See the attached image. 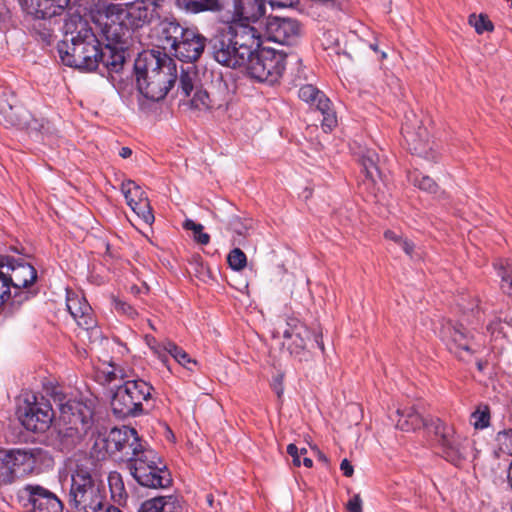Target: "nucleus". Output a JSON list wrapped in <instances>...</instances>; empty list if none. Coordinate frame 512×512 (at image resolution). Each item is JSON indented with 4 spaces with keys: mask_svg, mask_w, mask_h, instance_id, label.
<instances>
[{
    "mask_svg": "<svg viewBox=\"0 0 512 512\" xmlns=\"http://www.w3.org/2000/svg\"><path fill=\"white\" fill-rule=\"evenodd\" d=\"M168 496H158L141 503L137 512H162Z\"/></svg>",
    "mask_w": 512,
    "mask_h": 512,
    "instance_id": "obj_45",
    "label": "nucleus"
},
{
    "mask_svg": "<svg viewBox=\"0 0 512 512\" xmlns=\"http://www.w3.org/2000/svg\"><path fill=\"white\" fill-rule=\"evenodd\" d=\"M431 425L438 438L442 456L452 464L460 465L468 456V438L456 433L453 426L445 424L440 419L432 421Z\"/></svg>",
    "mask_w": 512,
    "mask_h": 512,
    "instance_id": "obj_12",
    "label": "nucleus"
},
{
    "mask_svg": "<svg viewBox=\"0 0 512 512\" xmlns=\"http://www.w3.org/2000/svg\"><path fill=\"white\" fill-rule=\"evenodd\" d=\"M127 469L134 480L145 488L164 489L173 482L166 463L149 447L137 458L130 460Z\"/></svg>",
    "mask_w": 512,
    "mask_h": 512,
    "instance_id": "obj_7",
    "label": "nucleus"
},
{
    "mask_svg": "<svg viewBox=\"0 0 512 512\" xmlns=\"http://www.w3.org/2000/svg\"><path fill=\"white\" fill-rule=\"evenodd\" d=\"M101 373L103 375L104 381L108 384L118 379L117 373L113 368L109 367L107 370H103Z\"/></svg>",
    "mask_w": 512,
    "mask_h": 512,
    "instance_id": "obj_58",
    "label": "nucleus"
},
{
    "mask_svg": "<svg viewBox=\"0 0 512 512\" xmlns=\"http://www.w3.org/2000/svg\"><path fill=\"white\" fill-rule=\"evenodd\" d=\"M66 306L79 327L89 330L95 326V320L92 316V308L84 297L75 293H68Z\"/></svg>",
    "mask_w": 512,
    "mask_h": 512,
    "instance_id": "obj_25",
    "label": "nucleus"
},
{
    "mask_svg": "<svg viewBox=\"0 0 512 512\" xmlns=\"http://www.w3.org/2000/svg\"><path fill=\"white\" fill-rule=\"evenodd\" d=\"M131 209L144 220L145 223L151 224L154 221V215L148 198L138 199L133 205H129Z\"/></svg>",
    "mask_w": 512,
    "mask_h": 512,
    "instance_id": "obj_42",
    "label": "nucleus"
},
{
    "mask_svg": "<svg viewBox=\"0 0 512 512\" xmlns=\"http://www.w3.org/2000/svg\"><path fill=\"white\" fill-rule=\"evenodd\" d=\"M132 155V150L129 147H122L119 151V156L127 159Z\"/></svg>",
    "mask_w": 512,
    "mask_h": 512,
    "instance_id": "obj_59",
    "label": "nucleus"
},
{
    "mask_svg": "<svg viewBox=\"0 0 512 512\" xmlns=\"http://www.w3.org/2000/svg\"><path fill=\"white\" fill-rule=\"evenodd\" d=\"M449 350L461 360H468L480 347L474 334L462 323H448L444 328Z\"/></svg>",
    "mask_w": 512,
    "mask_h": 512,
    "instance_id": "obj_17",
    "label": "nucleus"
},
{
    "mask_svg": "<svg viewBox=\"0 0 512 512\" xmlns=\"http://www.w3.org/2000/svg\"><path fill=\"white\" fill-rule=\"evenodd\" d=\"M508 481H509V484L512 488V462L509 466V469H508Z\"/></svg>",
    "mask_w": 512,
    "mask_h": 512,
    "instance_id": "obj_64",
    "label": "nucleus"
},
{
    "mask_svg": "<svg viewBox=\"0 0 512 512\" xmlns=\"http://www.w3.org/2000/svg\"><path fill=\"white\" fill-rule=\"evenodd\" d=\"M287 326L288 328L283 332L284 338L288 340L287 348L299 361L307 360L311 349L318 348L324 352L321 327L311 330L296 318L290 319Z\"/></svg>",
    "mask_w": 512,
    "mask_h": 512,
    "instance_id": "obj_10",
    "label": "nucleus"
},
{
    "mask_svg": "<svg viewBox=\"0 0 512 512\" xmlns=\"http://www.w3.org/2000/svg\"><path fill=\"white\" fill-rule=\"evenodd\" d=\"M348 512H362V500L359 494H355L347 503Z\"/></svg>",
    "mask_w": 512,
    "mask_h": 512,
    "instance_id": "obj_51",
    "label": "nucleus"
},
{
    "mask_svg": "<svg viewBox=\"0 0 512 512\" xmlns=\"http://www.w3.org/2000/svg\"><path fill=\"white\" fill-rule=\"evenodd\" d=\"M389 239L390 241H393L394 243L399 244L404 252L409 255L410 257H413V250H414V244L409 242L407 239H402V237L397 236L393 232L386 231V240Z\"/></svg>",
    "mask_w": 512,
    "mask_h": 512,
    "instance_id": "obj_49",
    "label": "nucleus"
},
{
    "mask_svg": "<svg viewBox=\"0 0 512 512\" xmlns=\"http://www.w3.org/2000/svg\"><path fill=\"white\" fill-rule=\"evenodd\" d=\"M26 288L10 289V296L7 301L2 304L3 310L7 315H13L20 307L33 297V293Z\"/></svg>",
    "mask_w": 512,
    "mask_h": 512,
    "instance_id": "obj_33",
    "label": "nucleus"
},
{
    "mask_svg": "<svg viewBox=\"0 0 512 512\" xmlns=\"http://www.w3.org/2000/svg\"><path fill=\"white\" fill-rule=\"evenodd\" d=\"M287 54L269 47L258 48L246 59L247 75L257 82L274 85L282 78Z\"/></svg>",
    "mask_w": 512,
    "mask_h": 512,
    "instance_id": "obj_8",
    "label": "nucleus"
},
{
    "mask_svg": "<svg viewBox=\"0 0 512 512\" xmlns=\"http://www.w3.org/2000/svg\"><path fill=\"white\" fill-rule=\"evenodd\" d=\"M318 459H319V461L323 462L325 465L329 464L328 457L321 451H318Z\"/></svg>",
    "mask_w": 512,
    "mask_h": 512,
    "instance_id": "obj_60",
    "label": "nucleus"
},
{
    "mask_svg": "<svg viewBox=\"0 0 512 512\" xmlns=\"http://www.w3.org/2000/svg\"><path fill=\"white\" fill-rule=\"evenodd\" d=\"M468 22L471 26L474 27L475 31L478 34H482L485 31L490 32V31H493V29H494L492 22L488 19V17L486 15H483V14H480V15L471 14L469 16Z\"/></svg>",
    "mask_w": 512,
    "mask_h": 512,
    "instance_id": "obj_44",
    "label": "nucleus"
},
{
    "mask_svg": "<svg viewBox=\"0 0 512 512\" xmlns=\"http://www.w3.org/2000/svg\"><path fill=\"white\" fill-rule=\"evenodd\" d=\"M126 30L127 28L124 27L122 23H105L103 28V34L107 41L105 46H110V48H113L118 54H120L123 57V66L126 63L127 52L126 42L124 41Z\"/></svg>",
    "mask_w": 512,
    "mask_h": 512,
    "instance_id": "obj_29",
    "label": "nucleus"
},
{
    "mask_svg": "<svg viewBox=\"0 0 512 512\" xmlns=\"http://www.w3.org/2000/svg\"><path fill=\"white\" fill-rule=\"evenodd\" d=\"M101 512H122L118 507L113 505L105 506L104 510Z\"/></svg>",
    "mask_w": 512,
    "mask_h": 512,
    "instance_id": "obj_61",
    "label": "nucleus"
},
{
    "mask_svg": "<svg viewBox=\"0 0 512 512\" xmlns=\"http://www.w3.org/2000/svg\"><path fill=\"white\" fill-rule=\"evenodd\" d=\"M401 134L407 149L412 154L428 160H436L437 157L433 151L429 133L423 126L422 120L415 112L409 111L405 114Z\"/></svg>",
    "mask_w": 512,
    "mask_h": 512,
    "instance_id": "obj_13",
    "label": "nucleus"
},
{
    "mask_svg": "<svg viewBox=\"0 0 512 512\" xmlns=\"http://www.w3.org/2000/svg\"><path fill=\"white\" fill-rule=\"evenodd\" d=\"M147 448L135 428L122 426L114 427L107 434L99 435L92 449L98 458L114 457L126 461V467H128V462L137 458Z\"/></svg>",
    "mask_w": 512,
    "mask_h": 512,
    "instance_id": "obj_5",
    "label": "nucleus"
},
{
    "mask_svg": "<svg viewBox=\"0 0 512 512\" xmlns=\"http://www.w3.org/2000/svg\"><path fill=\"white\" fill-rule=\"evenodd\" d=\"M134 72L139 92L154 102L164 99L177 80L175 61L160 52L140 53L134 63Z\"/></svg>",
    "mask_w": 512,
    "mask_h": 512,
    "instance_id": "obj_2",
    "label": "nucleus"
},
{
    "mask_svg": "<svg viewBox=\"0 0 512 512\" xmlns=\"http://www.w3.org/2000/svg\"><path fill=\"white\" fill-rule=\"evenodd\" d=\"M0 261L8 275L12 289L29 288L37 280V270L24 258L0 255Z\"/></svg>",
    "mask_w": 512,
    "mask_h": 512,
    "instance_id": "obj_19",
    "label": "nucleus"
},
{
    "mask_svg": "<svg viewBox=\"0 0 512 512\" xmlns=\"http://www.w3.org/2000/svg\"><path fill=\"white\" fill-rule=\"evenodd\" d=\"M298 96L301 100L314 105L322 114V127L324 131H331L337 124L335 111L331 107V101L317 87L307 84L300 87Z\"/></svg>",
    "mask_w": 512,
    "mask_h": 512,
    "instance_id": "obj_21",
    "label": "nucleus"
},
{
    "mask_svg": "<svg viewBox=\"0 0 512 512\" xmlns=\"http://www.w3.org/2000/svg\"><path fill=\"white\" fill-rule=\"evenodd\" d=\"M0 125L26 130L29 134L36 135L50 132L48 121L35 118L26 108L17 105L14 95L4 92L0 94Z\"/></svg>",
    "mask_w": 512,
    "mask_h": 512,
    "instance_id": "obj_9",
    "label": "nucleus"
},
{
    "mask_svg": "<svg viewBox=\"0 0 512 512\" xmlns=\"http://www.w3.org/2000/svg\"><path fill=\"white\" fill-rule=\"evenodd\" d=\"M162 512H185L184 502L177 496L170 495Z\"/></svg>",
    "mask_w": 512,
    "mask_h": 512,
    "instance_id": "obj_50",
    "label": "nucleus"
},
{
    "mask_svg": "<svg viewBox=\"0 0 512 512\" xmlns=\"http://www.w3.org/2000/svg\"><path fill=\"white\" fill-rule=\"evenodd\" d=\"M379 156L374 151L368 150L365 154L361 156L359 162L362 166L363 171L366 174V177L372 182L375 183L376 179H382V173L378 166Z\"/></svg>",
    "mask_w": 512,
    "mask_h": 512,
    "instance_id": "obj_34",
    "label": "nucleus"
},
{
    "mask_svg": "<svg viewBox=\"0 0 512 512\" xmlns=\"http://www.w3.org/2000/svg\"><path fill=\"white\" fill-rule=\"evenodd\" d=\"M187 105L192 110L208 111L213 108V101L208 92L202 89V87H199L193 92V96L187 102Z\"/></svg>",
    "mask_w": 512,
    "mask_h": 512,
    "instance_id": "obj_37",
    "label": "nucleus"
},
{
    "mask_svg": "<svg viewBox=\"0 0 512 512\" xmlns=\"http://www.w3.org/2000/svg\"><path fill=\"white\" fill-rule=\"evenodd\" d=\"M175 6L189 14L218 12L222 9L220 0H175Z\"/></svg>",
    "mask_w": 512,
    "mask_h": 512,
    "instance_id": "obj_30",
    "label": "nucleus"
},
{
    "mask_svg": "<svg viewBox=\"0 0 512 512\" xmlns=\"http://www.w3.org/2000/svg\"><path fill=\"white\" fill-rule=\"evenodd\" d=\"M17 498L27 512L64 511V504L58 496L39 484H26L18 490Z\"/></svg>",
    "mask_w": 512,
    "mask_h": 512,
    "instance_id": "obj_14",
    "label": "nucleus"
},
{
    "mask_svg": "<svg viewBox=\"0 0 512 512\" xmlns=\"http://www.w3.org/2000/svg\"><path fill=\"white\" fill-rule=\"evenodd\" d=\"M23 10L36 19H50L62 15L71 0H19Z\"/></svg>",
    "mask_w": 512,
    "mask_h": 512,
    "instance_id": "obj_24",
    "label": "nucleus"
},
{
    "mask_svg": "<svg viewBox=\"0 0 512 512\" xmlns=\"http://www.w3.org/2000/svg\"><path fill=\"white\" fill-rule=\"evenodd\" d=\"M10 289H12V286H10L8 275L3 268V263L0 261V306L9 298Z\"/></svg>",
    "mask_w": 512,
    "mask_h": 512,
    "instance_id": "obj_47",
    "label": "nucleus"
},
{
    "mask_svg": "<svg viewBox=\"0 0 512 512\" xmlns=\"http://www.w3.org/2000/svg\"><path fill=\"white\" fill-rule=\"evenodd\" d=\"M227 262L234 271H241L247 265V256L240 248L236 247L229 252Z\"/></svg>",
    "mask_w": 512,
    "mask_h": 512,
    "instance_id": "obj_43",
    "label": "nucleus"
},
{
    "mask_svg": "<svg viewBox=\"0 0 512 512\" xmlns=\"http://www.w3.org/2000/svg\"><path fill=\"white\" fill-rule=\"evenodd\" d=\"M198 82L199 79L195 70H182L179 79V90L181 91V94L189 97L191 93L195 92V90L199 88L197 85Z\"/></svg>",
    "mask_w": 512,
    "mask_h": 512,
    "instance_id": "obj_38",
    "label": "nucleus"
},
{
    "mask_svg": "<svg viewBox=\"0 0 512 512\" xmlns=\"http://www.w3.org/2000/svg\"><path fill=\"white\" fill-rule=\"evenodd\" d=\"M161 6H155L152 0H134L127 3L125 9L119 4H109L106 7L107 16H117L125 14V19L133 29H138L144 25L150 24L158 17L157 10Z\"/></svg>",
    "mask_w": 512,
    "mask_h": 512,
    "instance_id": "obj_16",
    "label": "nucleus"
},
{
    "mask_svg": "<svg viewBox=\"0 0 512 512\" xmlns=\"http://www.w3.org/2000/svg\"><path fill=\"white\" fill-rule=\"evenodd\" d=\"M209 46L214 59L223 66L236 69L246 63L240 49L224 29L209 40Z\"/></svg>",
    "mask_w": 512,
    "mask_h": 512,
    "instance_id": "obj_18",
    "label": "nucleus"
},
{
    "mask_svg": "<svg viewBox=\"0 0 512 512\" xmlns=\"http://www.w3.org/2000/svg\"><path fill=\"white\" fill-rule=\"evenodd\" d=\"M121 190L128 205H133L137 200L147 198L145 192L134 181L128 180L122 183Z\"/></svg>",
    "mask_w": 512,
    "mask_h": 512,
    "instance_id": "obj_40",
    "label": "nucleus"
},
{
    "mask_svg": "<svg viewBox=\"0 0 512 512\" xmlns=\"http://www.w3.org/2000/svg\"><path fill=\"white\" fill-rule=\"evenodd\" d=\"M113 303H114V308L118 313L126 315L132 319L138 315L136 309L133 306H131L129 303H127L121 299L113 298Z\"/></svg>",
    "mask_w": 512,
    "mask_h": 512,
    "instance_id": "obj_48",
    "label": "nucleus"
},
{
    "mask_svg": "<svg viewBox=\"0 0 512 512\" xmlns=\"http://www.w3.org/2000/svg\"><path fill=\"white\" fill-rule=\"evenodd\" d=\"M272 389L277 394V397L280 399L284 392V386H283V375H277L273 378V382L271 384Z\"/></svg>",
    "mask_w": 512,
    "mask_h": 512,
    "instance_id": "obj_53",
    "label": "nucleus"
},
{
    "mask_svg": "<svg viewBox=\"0 0 512 512\" xmlns=\"http://www.w3.org/2000/svg\"><path fill=\"white\" fill-rule=\"evenodd\" d=\"M390 419L395 422V427L405 432L415 431L426 425L424 418L414 407L397 408Z\"/></svg>",
    "mask_w": 512,
    "mask_h": 512,
    "instance_id": "obj_28",
    "label": "nucleus"
},
{
    "mask_svg": "<svg viewBox=\"0 0 512 512\" xmlns=\"http://www.w3.org/2000/svg\"><path fill=\"white\" fill-rule=\"evenodd\" d=\"M224 30L231 36L238 49H240V54L245 61L261 47L257 29L248 23L235 24Z\"/></svg>",
    "mask_w": 512,
    "mask_h": 512,
    "instance_id": "obj_23",
    "label": "nucleus"
},
{
    "mask_svg": "<svg viewBox=\"0 0 512 512\" xmlns=\"http://www.w3.org/2000/svg\"><path fill=\"white\" fill-rule=\"evenodd\" d=\"M183 227L187 230H192L194 233V239L201 245H207L210 241V236L203 232V225L195 223L191 219L185 220Z\"/></svg>",
    "mask_w": 512,
    "mask_h": 512,
    "instance_id": "obj_46",
    "label": "nucleus"
},
{
    "mask_svg": "<svg viewBox=\"0 0 512 512\" xmlns=\"http://www.w3.org/2000/svg\"><path fill=\"white\" fill-rule=\"evenodd\" d=\"M497 275L500 277V286L504 293L512 296V259H498L493 264Z\"/></svg>",
    "mask_w": 512,
    "mask_h": 512,
    "instance_id": "obj_32",
    "label": "nucleus"
},
{
    "mask_svg": "<svg viewBox=\"0 0 512 512\" xmlns=\"http://www.w3.org/2000/svg\"><path fill=\"white\" fill-rule=\"evenodd\" d=\"M68 512H101L107 505L106 489L98 475L77 465L71 474Z\"/></svg>",
    "mask_w": 512,
    "mask_h": 512,
    "instance_id": "obj_4",
    "label": "nucleus"
},
{
    "mask_svg": "<svg viewBox=\"0 0 512 512\" xmlns=\"http://www.w3.org/2000/svg\"><path fill=\"white\" fill-rule=\"evenodd\" d=\"M188 28L176 20H165L161 24V37L165 44L174 50Z\"/></svg>",
    "mask_w": 512,
    "mask_h": 512,
    "instance_id": "obj_31",
    "label": "nucleus"
},
{
    "mask_svg": "<svg viewBox=\"0 0 512 512\" xmlns=\"http://www.w3.org/2000/svg\"><path fill=\"white\" fill-rule=\"evenodd\" d=\"M37 454L35 449H0V485H10L19 476L33 472Z\"/></svg>",
    "mask_w": 512,
    "mask_h": 512,
    "instance_id": "obj_11",
    "label": "nucleus"
},
{
    "mask_svg": "<svg viewBox=\"0 0 512 512\" xmlns=\"http://www.w3.org/2000/svg\"><path fill=\"white\" fill-rule=\"evenodd\" d=\"M130 291L132 294L137 295L141 292V288L136 285H133L131 286Z\"/></svg>",
    "mask_w": 512,
    "mask_h": 512,
    "instance_id": "obj_63",
    "label": "nucleus"
},
{
    "mask_svg": "<svg viewBox=\"0 0 512 512\" xmlns=\"http://www.w3.org/2000/svg\"><path fill=\"white\" fill-rule=\"evenodd\" d=\"M154 388L142 379L126 380L116 387L111 398V410L118 419L137 417L145 413L144 403L152 398Z\"/></svg>",
    "mask_w": 512,
    "mask_h": 512,
    "instance_id": "obj_6",
    "label": "nucleus"
},
{
    "mask_svg": "<svg viewBox=\"0 0 512 512\" xmlns=\"http://www.w3.org/2000/svg\"><path fill=\"white\" fill-rule=\"evenodd\" d=\"M209 44V40L196 27H189L174 48V55L182 62L198 61Z\"/></svg>",
    "mask_w": 512,
    "mask_h": 512,
    "instance_id": "obj_20",
    "label": "nucleus"
},
{
    "mask_svg": "<svg viewBox=\"0 0 512 512\" xmlns=\"http://www.w3.org/2000/svg\"><path fill=\"white\" fill-rule=\"evenodd\" d=\"M109 485L111 489L113 490L115 487L117 488L119 486V489L124 488V484L121 478V475L118 473L112 474L109 476Z\"/></svg>",
    "mask_w": 512,
    "mask_h": 512,
    "instance_id": "obj_57",
    "label": "nucleus"
},
{
    "mask_svg": "<svg viewBox=\"0 0 512 512\" xmlns=\"http://www.w3.org/2000/svg\"><path fill=\"white\" fill-rule=\"evenodd\" d=\"M227 226L228 229L238 236L246 238L253 227V220L251 218H242L238 215H233L229 218Z\"/></svg>",
    "mask_w": 512,
    "mask_h": 512,
    "instance_id": "obj_39",
    "label": "nucleus"
},
{
    "mask_svg": "<svg viewBox=\"0 0 512 512\" xmlns=\"http://www.w3.org/2000/svg\"><path fill=\"white\" fill-rule=\"evenodd\" d=\"M54 412L46 398L33 395V401L27 400L19 410V420L28 430L36 433L47 431L52 423Z\"/></svg>",
    "mask_w": 512,
    "mask_h": 512,
    "instance_id": "obj_15",
    "label": "nucleus"
},
{
    "mask_svg": "<svg viewBox=\"0 0 512 512\" xmlns=\"http://www.w3.org/2000/svg\"><path fill=\"white\" fill-rule=\"evenodd\" d=\"M495 442L500 454L512 456V427L497 432Z\"/></svg>",
    "mask_w": 512,
    "mask_h": 512,
    "instance_id": "obj_41",
    "label": "nucleus"
},
{
    "mask_svg": "<svg viewBox=\"0 0 512 512\" xmlns=\"http://www.w3.org/2000/svg\"><path fill=\"white\" fill-rule=\"evenodd\" d=\"M155 353L158 355V358L160 361L167 366L168 369H170L168 362V355L174 358V360L182 365L183 367L187 368L190 371H193L192 366H197V361L190 357V355L183 350L181 347H179L177 344H175L172 341H165L158 345L157 348H155Z\"/></svg>",
    "mask_w": 512,
    "mask_h": 512,
    "instance_id": "obj_27",
    "label": "nucleus"
},
{
    "mask_svg": "<svg viewBox=\"0 0 512 512\" xmlns=\"http://www.w3.org/2000/svg\"><path fill=\"white\" fill-rule=\"evenodd\" d=\"M408 179L423 192L436 194L439 191L438 184L430 176L421 173L417 169L409 172Z\"/></svg>",
    "mask_w": 512,
    "mask_h": 512,
    "instance_id": "obj_35",
    "label": "nucleus"
},
{
    "mask_svg": "<svg viewBox=\"0 0 512 512\" xmlns=\"http://www.w3.org/2000/svg\"><path fill=\"white\" fill-rule=\"evenodd\" d=\"M266 31L274 42L291 45L300 35V23L292 18L269 17Z\"/></svg>",
    "mask_w": 512,
    "mask_h": 512,
    "instance_id": "obj_22",
    "label": "nucleus"
},
{
    "mask_svg": "<svg viewBox=\"0 0 512 512\" xmlns=\"http://www.w3.org/2000/svg\"><path fill=\"white\" fill-rule=\"evenodd\" d=\"M271 7H293L298 4L299 0H269L268 1Z\"/></svg>",
    "mask_w": 512,
    "mask_h": 512,
    "instance_id": "obj_55",
    "label": "nucleus"
},
{
    "mask_svg": "<svg viewBox=\"0 0 512 512\" xmlns=\"http://www.w3.org/2000/svg\"><path fill=\"white\" fill-rule=\"evenodd\" d=\"M470 423L476 430H483L491 424V411L487 404H480L470 415Z\"/></svg>",
    "mask_w": 512,
    "mask_h": 512,
    "instance_id": "obj_36",
    "label": "nucleus"
},
{
    "mask_svg": "<svg viewBox=\"0 0 512 512\" xmlns=\"http://www.w3.org/2000/svg\"><path fill=\"white\" fill-rule=\"evenodd\" d=\"M287 453L292 457L293 464L297 467L301 465L299 449L293 443L287 446Z\"/></svg>",
    "mask_w": 512,
    "mask_h": 512,
    "instance_id": "obj_54",
    "label": "nucleus"
},
{
    "mask_svg": "<svg viewBox=\"0 0 512 512\" xmlns=\"http://www.w3.org/2000/svg\"><path fill=\"white\" fill-rule=\"evenodd\" d=\"M77 28L76 34L71 32L70 39L61 41L57 46L64 65L91 72L102 64L109 74L123 70V57L110 46L101 47L87 22L80 20Z\"/></svg>",
    "mask_w": 512,
    "mask_h": 512,
    "instance_id": "obj_1",
    "label": "nucleus"
},
{
    "mask_svg": "<svg viewBox=\"0 0 512 512\" xmlns=\"http://www.w3.org/2000/svg\"><path fill=\"white\" fill-rule=\"evenodd\" d=\"M267 0H233V17L236 20L255 23L265 16Z\"/></svg>",
    "mask_w": 512,
    "mask_h": 512,
    "instance_id": "obj_26",
    "label": "nucleus"
},
{
    "mask_svg": "<svg viewBox=\"0 0 512 512\" xmlns=\"http://www.w3.org/2000/svg\"><path fill=\"white\" fill-rule=\"evenodd\" d=\"M109 367L114 369V371L117 373L118 379L122 380L123 383L126 380H131L130 379L129 370L125 369L124 367H122V366H120L118 364H115V363H110Z\"/></svg>",
    "mask_w": 512,
    "mask_h": 512,
    "instance_id": "obj_52",
    "label": "nucleus"
},
{
    "mask_svg": "<svg viewBox=\"0 0 512 512\" xmlns=\"http://www.w3.org/2000/svg\"><path fill=\"white\" fill-rule=\"evenodd\" d=\"M303 465L307 468H311L313 466V461L311 458L305 457L303 459Z\"/></svg>",
    "mask_w": 512,
    "mask_h": 512,
    "instance_id": "obj_62",
    "label": "nucleus"
},
{
    "mask_svg": "<svg viewBox=\"0 0 512 512\" xmlns=\"http://www.w3.org/2000/svg\"><path fill=\"white\" fill-rule=\"evenodd\" d=\"M59 426L53 440L54 446L61 452H70L93 426V411L81 401L59 398Z\"/></svg>",
    "mask_w": 512,
    "mask_h": 512,
    "instance_id": "obj_3",
    "label": "nucleus"
},
{
    "mask_svg": "<svg viewBox=\"0 0 512 512\" xmlns=\"http://www.w3.org/2000/svg\"><path fill=\"white\" fill-rule=\"evenodd\" d=\"M340 470L342 471L343 475L346 477H351L354 473V468L351 462L348 459H343L340 464Z\"/></svg>",
    "mask_w": 512,
    "mask_h": 512,
    "instance_id": "obj_56",
    "label": "nucleus"
}]
</instances>
